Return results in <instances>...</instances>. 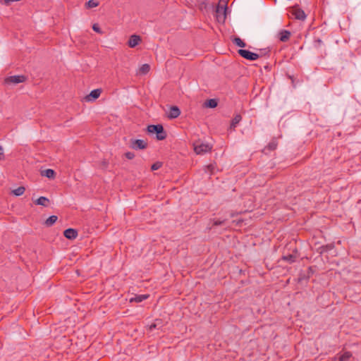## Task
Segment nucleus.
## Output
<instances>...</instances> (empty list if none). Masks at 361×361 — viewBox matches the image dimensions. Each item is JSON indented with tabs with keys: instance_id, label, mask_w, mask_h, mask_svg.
<instances>
[{
	"instance_id": "1",
	"label": "nucleus",
	"mask_w": 361,
	"mask_h": 361,
	"mask_svg": "<svg viewBox=\"0 0 361 361\" xmlns=\"http://www.w3.org/2000/svg\"><path fill=\"white\" fill-rule=\"evenodd\" d=\"M147 131L149 134H156L157 140H164L167 136V133L161 124L149 125Z\"/></svg>"
},
{
	"instance_id": "2",
	"label": "nucleus",
	"mask_w": 361,
	"mask_h": 361,
	"mask_svg": "<svg viewBox=\"0 0 361 361\" xmlns=\"http://www.w3.org/2000/svg\"><path fill=\"white\" fill-rule=\"evenodd\" d=\"M147 147V142L140 139H131L130 140V147L138 150L145 149Z\"/></svg>"
},
{
	"instance_id": "3",
	"label": "nucleus",
	"mask_w": 361,
	"mask_h": 361,
	"mask_svg": "<svg viewBox=\"0 0 361 361\" xmlns=\"http://www.w3.org/2000/svg\"><path fill=\"white\" fill-rule=\"evenodd\" d=\"M228 6H226L225 4L224 6H221V4H218L215 8L216 18L218 21H224L226 18V14Z\"/></svg>"
},
{
	"instance_id": "4",
	"label": "nucleus",
	"mask_w": 361,
	"mask_h": 361,
	"mask_svg": "<svg viewBox=\"0 0 361 361\" xmlns=\"http://www.w3.org/2000/svg\"><path fill=\"white\" fill-rule=\"evenodd\" d=\"M238 53L241 57L251 61H255L257 59H259V56L257 55V53L252 52L247 49H240L238 51Z\"/></svg>"
},
{
	"instance_id": "5",
	"label": "nucleus",
	"mask_w": 361,
	"mask_h": 361,
	"mask_svg": "<svg viewBox=\"0 0 361 361\" xmlns=\"http://www.w3.org/2000/svg\"><path fill=\"white\" fill-rule=\"evenodd\" d=\"M212 146L209 144L204 143H195L194 144V150L197 154H203L206 152L211 151Z\"/></svg>"
},
{
	"instance_id": "6",
	"label": "nucleus",
	"mask_w": 361,
	"mask_h": 361,
	"mask_svg": "<svg viewBox=\"0 0 361 361\" xmlns=\"http://www.w3.org/2000/svg\"><path fill=\"white\" fill-rule=\"evenodd\" d=\"M26 76L23 75H12L6 78L5 79V82L6 84H18L25 82L26 80Z\"/></svg>"
},
{
	"instance_id": "7",
	"label": "nucleus",
	"mask_w": 361,
	"mask_h": 361,
	"mask_svg": "<svg viewBox=\"0 0 361 361\" xmlns=\"http://www.w3.org/2000/svg\"><path fill=\"white\" fill-rule=\"evenodd\" d=\"M78 235V231L74 228H67L63 231V235L68 240H74Z\"/></svg>"
},
{
	"instance_id": "8",
	"label": "nucleus",
	"mask_w": 361,
	"mask_h": 361,
	"mask_svg": "<svg viewBox=\"0 0 361 361\" xmlns=\"http://www.w3.org/2000/svg\"><path fill=\"white\" fill-rule=\"evenodd\" d=\"M102 90L100 89H95L90 92V93L85 97L87 102L94 101L100 96Z\"/></svg>"
},
{
	"instance_id": "9",
	"label": "nucleus",
	"mask_w": 361,
	"mask_h": 361,
	"mask_svg": "<svg viewBox=\"0 0 361 361\" xmlns=\"http://www.w3.org/2000/svg\"><path fill=\"white\" fill-rule=\"evenodd\" d=\"M180 114V110L177 106H172L170 108L168 118L170 119H174L178 118Z\"/></svg>"
},
{
	"instance_id": "10",
	"label": "nucleus",
	"mask_w": 361,
	"mask_h": 361,
	"mask_svg": "<svg viewBox=\"0 0 361 361\" xmlns=\"http://www.w3.org/2000/svg\"><path fill=\"white\" fill-rule=\"evenodd\" d=\"M141 42V37L136 35H133L130 37L128 44L130 47H135Z\"/></svg>"
},
{
	"instance_id": "11",
	"label": "nucleus",
	"mask_w": 361,
	"mask_h": 361,
	"mask_svg": "<svg viewBox=\"0 0 361 361\" xmlns=\"http://www.w3.org/2000/svg\"><path fill=\"white\" fill-rule=\"evenodd\" d=\"M278 145L277 140L274 138L271 140V142L264 148L263 152L267 154V151H274L276 149Z\"/></svg>"
},
{
	"instance_id": "12",
	"label": "nucleus",
	"mask_w": 361,
	"mask_h": 361,
	"mask_svg": "<svg viewBox=\"0 0 361 361\" xmlns=\"http://www.w3.org/2000/svg\"><path fill=\"white\" fill-rule=\"evenodd\" d=\"M279 39L281 42H286L289 40L291 32L286 30H282L279 33Z\"/></svg>"
},
{
	"instance_id": "13",
	"label": "nucleus",
	"mask_w": 361,
	"mask_h": 361,
	"mask_svg": "<svg viewBox=\"0 0 361 361\" xmlns=\"http://www.w3.org/2000/svg\"><path fill=\"white\" fill-rule=\"evenodd\" d=\"M293 14L294 15V16L296 19L300 20H304L307 17L304 11L299 8H295Z\"/></svg>"
},
{
	"instance_id": "14",
	"label": "nucleus",
	"mask_w": 361,
	"mask_h": 361,
	"mask_svg": "<svg viewBox=\"0 0 361 361\" xmlns=\"http://www.w3.org/2000/svg\"><path fill=\"white\" fill-rule=\"evenodd\" d=\"M242 116L240 114H236L233 117V118L231 120V125H230V129L232 130H235L237 125L241 121Z\"/></svg>"
},
{
	"instance_id": "15",
	"label": "nucleus",
	"mask_w": 361,
	"mask_h": 361,
	"mask_svg": "<svg viewBox=\"0 0 361 361\" xmlns=\"http://www.w3.org/2000/svg\"><path fill=\"white\" fill-rule=\"evenodd\" d=\"M35 203L37 205H41V206L47 207H49V205L50 204V201L47 197L42 196V197H39L38 199H37L35 201Z\"/></svg>"
},
{
	"instance_id": "16",
	"label": "nucleus",
	"mask_w": 361,
	"mask_h": 361,
	"mask_svg": "<svg viewBox=\"0 0 361 361\" xmlns=\"http://www.w3.org/2000/svg\"><path fill=\"white\" fill-rule=\"evenodd\" d=\"M41 175L49 179H54L56 177V172L51 169H47L41 171Z\"/></svg>"
},
{
	"instance_id": "17",
	"label": "nucleus",
	"mask_w": 361,
	"mask_h": 361,
	"mask_svg": "<svg viewBox=\"0 0 361 361\" xmlns=\"http://www.w3.org/2000/svg\"><path fill=\"white\" fill-rule=\"evenodd\" d=\"M298 256H297V251H295V253L289 254L288 255H283L281 257V259L283 261H286L289 262L290 264L293 263L296 261Z\"/></svg>"
},
{
	"instance_id": "18",
	"label": "nucleus",
	"mask_w": 361,
	"mask_h": 361,
	"mask_svg": "<svg viewBox=\"0 0 361 361\" xmlns=\"http://www.w3.org/2000/svg\"><path fill=\"white\" fill-rule=\"evenodd\" d=\"M352 357V353L349 351H346L341 355H337L335 357V360L338 361H348Z\"/></svg>"
},
{
	"instance_id": "19",
	"label": "nucleus",
	"mask_w": 361,
	"mask_h": 361,
	"mask_svg": "<svg viewBox=\"0 0 361 361\" xmlns=\"http://www.w3.org/2000/svg\"><path fill=\"white\" fill-rule=\"evenodd\" d=\"M149 295L147 294H143V295H135L133 298H131L130 299V302H141L143 300L147 299L149 298Z\"/></svg>"
},
{
	"instance_id": "20",
	"label": "nucleus",
	"mask_w": 361,
	"mask_h": 361,
	"mask_svg": "<svg viewBox=\"0 0 361 361\" xmlns=\"http://www.w3.org/2000/svg\"><path fill=\"white\" fill-rule=\"evenodd\" d=\"M218 105V102L216 99H209L205 101L204 106L207 108L214 109Z\"/></svg>"
},
{
	"instance_id": "21",
	"label": "nucleus",
	"mask_w": 361,
	"mask_h": 361,
	"mask_svg": "<svg viewBox=\"0 0 361 361\" xmlns=\"http://www.w3.org/2000/svg\"><path fill=\"white\" fill-rule=\"evenodd\" d=\"M58 217L56 215L50 216L44 222V225L47 227L53 226L57 221Z\"/></svg>"
},
{
	"instance_id": "22",
	"label": "nucleus",
	"mask_w": 361,
	"mask_h": 361,
	"mask_svg": "<svg viewBox=\"0 0 361 361\" xmlns=\"http://www.w3.org/2000/svg\"><path fill=\"white\" fill-rule=\"evenodd\" d=\"M258 51H259V53H257V55L259 56V58L262 57V56H268L269 57L270 55V52H271L269 47L260 49Z\"/></svg>"
},
{
	"instance_id": "23",
	"label": "nucleus",
	"mask_w": 361,
	"mask_h": 361,
	"mask_svg": "<svg viewBox=\"0 0 361 361\" xmlns=\"http://www.w3.org/2000/svg\"><path fill=\"white\" fill-rule=\"evenodd\" d=\"M233 42L239 47H246L245 42L238 37H234V39H233Z\"/></svg>"
},
{
	"instance_id": "24",
	"label": "nucleus",
	"mask_w": 361,
	"mask_h": 361,
	"mask_svg": "<svg viewBox=\"0 0 361 361\" xmlns=\"http://www.w3.org/2000/svg\"><path fill=\"white\" fill-rule=\"evenodd\" d=\"M149 70H150L149 65L147 63H145V64L142 65L141 67L140 68V73L143 75H145L149 71Z\"/></svg>"
},
{
	"instance_id": "25",
	"label": "nucleus",
	"mask_w": 361,
	"mask_h": 361,
	"mask_svg": "<svg viewBox=\"0 0 361 361\" xmlns=\"http://www.w3.org/2000/svg\"><path fill=\"white\" fill-rule=\"evenodd\" d=\"M99 5V2L95 0H89L85 4V6L87 8H92L97 7Z\"/></svg>"
},
{
	"instance_id": "26",
	"label": "nucleus",
	"mask_w": 361,
	"mask_h": 361,
	"mask_svg": "<svg viewBox=\"0 0 361 361\" xmlns=\"http://www.w3.org/2000/svg\"><path fill=\"white\" fill-rule=\"evenodd\" d=\"M25 190V188L23 186H20L18 188L13 190V195L16 196H20L22 195Z\"/></svg>"
},
{
	"instance_id": "27",
	"label": "nucleus",
	"mask_w": 361,
	"mask_h": 361,
	"mask_svg": "<svg viewBox=\"0 0 361 361\" xmlns=\"http://www.w3.org/2000/svg\"><path fill=\"white\" fill-rule=\"evenodd\" d=\"M162 166V163L160 162V161H157L155 163H154L152 166H151V170L152 171H156V170H158L159 169H160Z\"/></svg>"
},
{
	"instance_id": "28",
	"label": "nucleus",
	"mask_w": 361,
	"mask_h": 361,
	"mask_svg": "<svg viewBox=\"0 0 361 361\" xmlns=\"http://www.w3.org/2000/svg\"><path fill=\"white\" fill-rule=\"evenodd\" d=\"M215 167L213 164H209L205 166L204 171L205 172L209 171L211 174L214 173Z\"/></svg>"
},
{
	"instance_id": "29",
	"label": "nucleus",
	"mask_w": 361,
	"mask_h": 361,
	"mask_svg": "<svg viewBox=\"0 0 361 361\" xmlns=\"http://www.w3.org/2000/svg\"><path fill=\"white\" fill-rule=\"evenodd\" d=\"M92 30L99 34H102L103 32L102 31L101 28L99 27V25L97 23H94L92 25Z\"/></svg>"
},
{
	"instance_id": "30",
	"label": "nucleus",
	"mask_w": 361,
	"mask_h": 361,
	"mask_svg": "<svg viewBox=\"0 0 361 361\" xmlns=\"http://www.w3.org/2000/svg\"><path fill=\"white\" fill-rule=\"evenodd\" d=\"M334 247V245L331 244L323 245L321 247L322 252H327L330 250H331Z\"/></svg>"
},
{
	"instance_id": "31",
	"label": "nucleus",
	"mask_w": 361,
	"mask_h": 361,
	"mask_svg": "<svg viewBox=\"0 0 361 361\" xmlns=\"http://www.w3.org/2000/svg\"><path fill=\"white\" fill-rule=\"evenodd\" d=\"M226 223V220H219V219H216V220H214V223H213V226H221V225H224Z\"/></svg>"
},
{
	"instance_id": "32",
	"label": "nucleus",
	"mask_w": 361,
	"mask_h": 361,
	"mask_svg": "<svg viewBox=\"0 0 361 361\" xmlns=\"http://www.w3.org/2000/svg\"><path fill=\"white\" fill-rule=\"evenodd\" d=\"M124 155L128 159H133L135 157V154L131 152H127Z\"/></svg>"
},
{
	"instance_id": "33",
	"label": "nucleus",
	"mask_w": 361,
	"mask_h": 361,
	"mask_svg": "<svg viewBox=\"0 0 361 361\" xmlns=\"http://www.w3.org/2000/svg\"><path fill=\"white\" fill-rule=\"evenodd\" d=\"M323 44V42L321 39L317 38L314 39V46L316 47H319Z\"/></svg>"
},
{
	"instance_id": "34",
	"label": "nucleus",
	"mask_w": 361,
	"mask_h": 361,
	"mask_svg": "<svg viewBox=\"0 0 361 361\" xmlns=\"http://www.w3.org/2000/svg\"><path fill=\"white\" fill-rule=\"evenodd\" d=\"M5 158L4 154V149L1 146H0V161L4 160Z\"/></svg>"
},
{
	"instance_id": "35",
	"label": "nucleus",
	"mask_w": 361,
	"mask_h": 361,
	"mask_svg": "<svg viewBox=\"0 0 361 361\" xmlns=\"http://www.w3.org/2000/svg\"><path fill=\"white\" fill-rule=\"evenodd\" d=\"M157 326H158V324L155 322V323L152 324L149 326V329L150 331H152L153 329H157Z\"/></svg>"
},
{
	"instance_id": "36",
	"label": "nucleus",
	"mask_w": 361,
	"mask_h": 361,
	"mask_svg": "<svg viewBox=\"0 0 361 361\" xmlns=\"http://www.w3.org/2000/svg\"><path fill=\"white\" fill-rule=\"evenodd\" d=\"M218 4H221V6H224V4L227 6L228 0H219Z\"/></svg>"
},
{
	"instance_id": "37",
	"label": "nucleus",
	"mask_w": 361,
	"mask_h": 361,
	"mask_svg": "<svg viewBox=\"0 0 361 361\" xmlns=\"http://www.w3.org/2000/svg\"><path fill=\"white\" fill-rule=\"evenodd\" d=\"M102 164H103L104 167L106 168L107 166V162L104 161H103Z\"/></svg>"
},
{
	"instance_id": "38",
	"label": "nucleus",
	"mask_w": 361,
	"mask_h": 361,
	"mask_svg": "<svg viewBox=\"0 0 361 361\" xmlns=\"http://www.w3.org/2000/svg\"><path fill=\"white\" fill-rule=\"evenodd\" d=\"M288 78L292 80V82H293V76L288 75Z\"/></svg>"
}]
</instances>
